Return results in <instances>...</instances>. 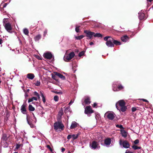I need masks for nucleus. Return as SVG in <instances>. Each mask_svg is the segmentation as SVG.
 Segmentation results:
<instances>
[{"label":"nucleus","instance_id":"1","mask_svg":"<svg viewBox=\"0 0 153 153\" xmlns=\"http://www.w3.org/2000/svg\"><path fill=\"white\" fill-rule=\"evenodd\" d=\"M125 102L123 100L118 101L116 104V107L117 109L121 110L123 112H124L126 109V108L125 106Z\"/></svg>","mask_w":153,"mask_h":153},{"label":"nucleus","instance_id":"2","mask_svg":"<svg viewBox=\"0 0 153 153\" xmlns=\"http://www.w3.org/2000/svg\"><path fill=\"white\" fill-rule=\"evenodd\" d=\"M105 41H106L105 43L106 45L109 47H113L114 46L113 44V39L110 36H107L104 38Z\"/></svg>","mask_w":153,"mask_h":153},{"label":"nucleus","instance_id":"3","mask_svg":"<svg viewBox=\"0 0 153 153\" xmlns=\"http://www.w3.org/2000/svg\"><path fill=\"white\" fill-rule=\"evenodd\" d=\"M53 127L56 131L60 129L61 131L64 130V126L61 122L58 121L54 123Z\"/></svg>","mask_w":153,"mask_h":153},{"label":"nucleus","instance_id":"4","mask_svg":"<svg viewBox=\"0 0 153 153\" xmlns=\"http://www.w3.org/2000/svg\"><path fill=\"white\" fill-rule=\"evenodd\" d=\"M75 56L74 52H71L69 54H65L64 57V59L66 62H69Z\"/></svg>","mask_w":153,"mask_h":153},{"label":"nucleus","instance_id":"5","mask_svg":"<svg viewBox=\"0 0 153 153\" xmlns=\"http://www.w3.org/2000/svg\"><path fill=\"white\" fill-rule=\"evenodd\" d=\"M104 116L109 120H112L116 116V115L113 112H107L105 114Z\"/></svg>","mask_w":153,"mask_h":153},{"label":"nucleus","instance_id":"6","mask_svg":"<svg viewBox=\"0 0 153 153\" xmlns=\"http://www.w3.org/2000/svg\"><path fill=\"white\" fill-rule=\"evenodd\" d=\"M43 56L45 58L49 59H51L53 56L51 53L49 52H47L44 53Z\"/></svg>","mask_w":153,"mask_h":153},{"label":"nucleus","instance_id":"7","mask_svg":"<svg viewBox=\"0 0 153 153\" xmlns=\"http://www.w3.org/2000/svg\"><path fill=\"white\" fill-rule=\"evenodd\" d=\"M119 143L120 145H122L123 147L125 148H129L130 145L128 141H124L123 142L121 140H120Z\"/></svg>","mask_w":153,"mask_h":153},{"label":"nucleus","instance_id":"8","mask_svg":"<svg viewBox=\"0 0 153 153\" xmlns=\"http://www.w3.org/2000/svg\"><path fill=\"white\" fill-rule=\"evenodd\" d=\"M90 146L92 149H95L97 148H99V146H98V144L95 141H93L91 144H90Z\"/></svg>","mask_w":153,"mask_h":153},{"label":"nucleus","instance_id":"9","mask_svg":"<svg viewBox=\"0 0 153 153\" xmlns=\"http://www.w3.org/2000/svg\"><path fill=\"white\" fill-rule=\"evenodd\" d=\"M4 25L7 31L11 33L10 31L12 29L11 25L9 23H4Z\"/></svg>","mask_w":153,"mask_h":153},{"label":"nucleus","instance_id":"10","mask_svg":"<svg viewBox=\"0 0 153 153\" xmlns=\"http://www.w3.org/2000/svg\"><path fill=\"white\" fill-rule=\"evenodd\" d=\"M84 33L86 34V36L89 39H91L94 34V33L91 32L90 31L85 30Z\"/></svg>","mask_w":153,"mask_h":153},{"label":"nucleus","instance_id":"11","mask_svg":"<svg viewBox=\"0 0 153 153\" xmlns=\"http://www.w3.org/2000/svg\"><path fill=\"white\" fill-rule=\"evenodd\" d=\"M85 113L86 114H91L93 113V111L90 106L86 107L85 108Z\"/></svg>","mask_w":153,"mask_h":153},{"label":"nucleus","instance_id":"12","mask_svg":"<svg viewBox=\"0 0 153 153\" xmlns=\"http://www.w3.org/2000/svg\"><path fill=\"white\" fill-rule=\"evenodd\" d=\"M138 17L140 20H142L145 18V14L144 13V11L141 10L139 13Z\"/></svg>","mask_w":153,"mask_h":153},{"label":"nucleus","instance_id":"13","mask_svg":"<svg viewBox=\"0 0 153 153\" xmlns=\"http://www.w3.org/2000/svg\"><path fill=\"white\" fill-rule=\"evenodd\" d=\"M26 107V105L23 104L22 105L21 107V111L22 113L23 114H26L27 110Z\"/></svg>","mask_w":153,"mask_h":153},{"label":"nucleus","instance_id":"14","mask_svg":"<svg viewBox=\"0 0 153 153\" xmlns=\"http://www.w3.org/2000/svg\"><path fill=\"white\" fill-rule=\"evenodd\" d=\"M79 125V124L75 121H73L72 122L71 125L70 127V129H72L76 128Z\"/></svg>","mask_w":153,"mask_h":153},{"label":"nucleus","instance_id":"15","mask_svg":"<svg viewBox=\"0 0 153 153\" xmlns=\"http://www.w3.org/2000/svg\"><path fill=\"white\" fill-rule=\"evenodd\" d=\"M104 143L107 146H108L111 143V139L109 138L106 139L105 140Z\"/></svg>","mask_w":153,"mask_h":153},{"label":"nucleus","instance_id":"16","mask_svg":"<svg viewBox=\"0 0 153 153\" xmlns=\"http://www.w3.org/2000/svg\"><path fill=\"white\" fill-rule=\"evenodd\" d=\"M113 86V90L114 91H117L119 90L122 89L123 88V87L121 85H120L117 87V88H115Z\"/></svg>","mask_w":153,"mask_h":153},{"label":"nucleus","instance_id":"17","mask_svg":"<svg viewBox=\"0 0 153 153\" xmlns=\"http://www.w3.org/2000/svg\"><path fill=\"white\" fill-rule=\"evenodd\" d=\"M9 137L6 134H3L1 140L4 141V142L7 141Z\"/></svg>","mask_w":153,"mask_h":153},{"label":"nucleus","instance_id":"18","mask_svg":"<svg viewBox=\"0 0 153 153\" xmlns=\"http://www.w3.org/2000/svg\"><path fill=\"white\" fill-rule=\"evenodd\" d=\"M54 74L55 75L58 76L61 79L63 80H65V76L62 75V74H60L57 73V72H54Z\"/></svg>","mask_w":153,"mask_h":153},{"label":"nucleus","instance_id":"19","mask_svg":"<svg viewBox=\"0 0 153 153\" xmlns=\"http://www.w3.org/2000/svg\"><path fill=\"white\" fill-rule=\"evenodd\" d=\"M129 39V38L126 35L124 36L121 38L122 41L124 42H126Z\"/></svg>","mask_w":153,"mask_h":153},{"label":"nucleus","instance_id":"20","mask_svg":"<svg viewBox=\"0 0 153 153\" xmlns=\"http://www.w3.org/2000/svg\"><path fill=\"white\" fill-rule=\"evenodd\" d=\"M121 134L122 136L124 137H126L127 135V133L124 130H121Z\"/></svg>","mask_w":153,"mask_h":153},{"label":"nucleus","instance_id":"21","mask_svg":"<svg viewBox=\"0 0 153 153\" xmlns=\"http://www.w3.org/2000/svg\"><path fill=\"white\" fill-rule=\"evenodd\" d=\"M63 110L62 109H61L60 111L59 112L58 116V119H60L62 115L63 114Z\"/></svg>","mask_w":153,"mask_h":153},{"label":"nucleus","instance_id":"22","mask_svg":"<svg viewBox=\"0 0 153 153\" xmlns=\"http://www.w3.org/2000/svg\"><path fill=\"white\" fill-rule=\"evenodd\" d=\"M27 77L29 79H33L34 78L35 76L33 74L30 73L27 74Z\"/></svg>","mask_w":153,"mask_h":153},{"label":"nucleus","instance_id":"23","mask_svg":"<svg viewBox=\"0 0 153 153\" xmlns=\"http://www.w3.org/2000/svg\"><path fill=\"white\" fill-rule=\"evenodd\" d=\"M84 102L85 104L87 105H88L91 102L90 99L88 97H87L84 100Z\"/></svg>","mask_w":153,"mask_h":153},{"label":"nucleus","instance_id":"24","mask_svg":"<svg viewBox=\"0 0 153 153\" xmlns=\"http://www.w3.org/2000/svg\"><path fill=\"white\" fill-rule=\"evenodd\" d=\"M113 44L117 45H120L121 43L120 42L116 40H114L113 39Z\"/></svg>","mask_w":153,"mask_h":153},{"label":"nucleus","instance_id":"25","mask_svg":"<svg viewBox=\"0 0 153 153\" xmlns=\"http://www.w3.org/2000/svg\"><path fill=\"white\" fill-rule=\"evenodd\" d=\"M28 109L29 111H33L35 110V108L31 105H30L28 106Z\"/></svg>","mask_w":153,"mask_h":153},{"label":"nucleus","instance_id":"26","mask_svg":"<svg viewBox=\"0 0 153 153\" xmlns=\"http://www.w3.org/2000/svg\"><path fill=\"white\" fill-rule=\"evenodd\" d=\"M22 145L21 144H18L16 143V146L15 149L17 150L21 147H22Z\"/></svg>","mask_w":153,"mask_h":153},{"label":"nucleus","instance_id":"27","mask_svg":"<svg viewBox=\"0 0 153 153\" xmlns=\"http://www.w3.org/2000/svg\"><path fill=\"white\" fill-rule=\"evenodd\" d=\"M93 36L95 37H102V35L100 33H96L94 34Z\"/></svg>","mask_w":153,"mask_h":153},{"label":"nucleus","instance_id":"28","mask_svg":"<svg viewBox=\"0 0 153 153\" xmlns=\"http://www.w3.org/2000/svg\"><path fill=\"white\" fill-rule=\"evenodd\" d=\"M41 38V36L40 35H38L36 36L34 38L35 41H38Z\"/></svg>","mask_w":153,"mask_h":153},{"label":"nucleus","instance_id":"29","mask_svg":"<svg viewBox=\"0 0 153 153\" xmlns=\"http://www.w3.org/2000/svg\"><path fill=\"white\" fill-rule=\"evenodd\" d=\"M84 37V36L83 35H80V36H76L75 37V38L76 39L80 40V39H82Z\"/></svg>","mask_w":153,"mask_h":153},{"label":"nucleus","instance_id":"30","mask_svg":"<svg viewBox=\"0 0 153 153\" xmlns=\"http://www.w3.org/2000/svg\"><path fill=\"white\" fill-rule=\"evenodd\" d=\"M23 32L26 35H28L29 33V31L27 29L25 28L23 29Z\"/></svg>","mask_w":153,"mask_h":153},{"label":"nucleus","instance_id":"31","mask_svg":"<svg viewBox=\"0 0 153 153\" xmlns=\"http://www.w3.org/2000/svg\"><path fill=\"white\" fill-rule=\"evenodd\" d=\"M40 94L41 96L42 97V101L44 103H45L46 101V100L45 98V97L43 95V94L41 92H40Z\"/></svg>","mask_w":153,"mask_h":153},{"label":"nucleus","instance_id":"32","mask_svg":"<svg viewBox=\"0 0 153 153\" xmlns=\"http://www.w3.org/2000/svg\"><path fill=\"white\" fill-rule=\"evenodd\" d=\"M132 148L134 150H136L138 149H140L141 147H137L135 145H133L132 146Z\"/></svg>","mask_w":153,"mask_h":153},{"label":"nucleus","instance_id":"33","mask_svg":"<svg viewBox=\"0 0 153 153\" xmlns=\"http://www.w3.org/2000/svg\"><path fill=\"white\" fill-rule=\"evenodd\" d=\"M78 136V134H72V138L74 140L77 138Z\"/></svg>","mask_w":153,"mask_h":153},{"label":"nucleus","instance_id":"34","mask_svg":"<svg viewBox=\"0 0 153 153\" xmlns=\"http://www.w3.org/2000/svg\"><path fill=\"white\" fill-rule=\"evenodd\" d=\"M27 120L28 123L30 125V127L31 128H33L34 127V125L31 123H30V122L28 121V120L27 119Z\"/></svg>","mask_w":153,"mask_h":153},{"label":"nucleus","instance_id":"35","mask_svg":"<svg viewBox=\"0 0 153 153\" xmlns=\"http://www.w3.org/2000/svg\"><path fill=\"white\" fill-rule=\"evenodd\" d=\"M54 100L55 101L57 102L58 101L59 97L57 95H56L54 97Z\"/></svg>","mask_w":153,"mask_h":153},{"label":"nucleus","instance_id":"36","mask_svg":"<svg viewBox=\"0 0 153 153\" xmlns=\"http://www.w3.org/2000/svg\"><path fill=\"white\" fill-rule=\"evenodd\" d=\"M34 84L36 86H39L40 84V82L39 81L37 80L36 82L35 83H34Z\"/></svg>","mask_w":153,"mask_h":153},{"label":"nucleus","instance_id":"37","mask_svg":"<svg viewBox=\"0 0 153 153\" xmlns=\"http://www.w3.org/2000/svg\"><path fill=\"white\" fill-rule=\"evenodd\" d=\"M4 143L3 144V146L4 147L6 148L8 146V144L7 143V141L6 142H3Z\"/></svg>","mask_w":153,"mask_h":153},{"label":"nucleus","instance_id":"38","mask_svg":"<svg viewBox=\"0 0 153 153\" xmlns=\"http://www.w3.org/2000/svg\"><path fill=\"white\" fill-rule=\"evenodd\" d=\"M80 26H76L75 28V31H76L78 33L79 32V28Z\"/></svg>","mask_w":153,"mask_h":153},{"label":"nucleus","instance_id":"39","mask_svg":"<svg viewBox=\"0 0 153 153\" xmlns=\"http://www.w3.org/2000/svg\"><path fill=\"white\" fill-rule=\"evenodd\" d=\"M34 94L35 96H36L38 97V99H40L39 95L37 92L36 91L35 92Z\"/></svg>","mask_w":153,"mask_h":153},{"label":"nucleus","instance_id":"40","mask_svg":"<svg viewBox=\"0 0 153 153\" xmlns=\"http://www.w3.org/2000/svg\"><path fill=\"white\" fill-rule=\"evenodd\" d=\"M116 126L117 127L119 128L120 129L123 128V127L122 125H119L118 124H117L116 125Z\"/></svg>","mask_w":153,"mask_h":153},{"label":"nucleus","instance_id":"41","mask_svg":"<svg viewBox=\"0 0 153 153\" xmlns=\"http://www.w3.org/2000/svg\"><path fill=\"white\" fill-rule=\"evenodd\" d=\"M84 54V51H82L79 53V56H81L83 55Z\"/></svg>","mask_w":153,"mask_h":153},{"label":"nucleus","instance_id":"42","mask_svg":"<svg viewBox=\"0 0 153 153\" xmlns=\"http://www.w3.org/2000/svg\"><path fill=\"white\" fill-rule=\"evenodd\" d=\"M46 147L48 149L50 150L51 152H52V149L51 148V147L49 145H47Z\"/></svg>","mask_w":153,"mask_h":153},{"label":"nucleus","instance_id":"43","mask_svg":"<svg viewBox=\"0 0 153 153\" xmlns=\"http://www.w3.org/2000/svg\"><path fill=\"white\" fill-rule=\"evenodd\" d=\"M139 143V140L138 139L136 140L134 142V143L135 144H137Z\"/></svg>","mask_w":153,"mask_h":153},{"label":"nucleus","instance_id":"44","mask_svg":"<svg viewBox=\"0 0 153 153\" xmlns=\"http://www.w3.org/2000/svg\"><path fill=\"white\" fill-rule=\"evenodd\" d=\"M71 138H72V134H69L67 136V139L68 140H69Z\"/></svg>","mask_w":153,"mask_h":153},{"label":"nucleus","instance_id":"45","mask_svg":"<svg viewBox=\"0 0 153 153\" xmlns=\"http://www.w3.org/2000/svg\"><path fill=\"white\" fill-rule=\"evenodd\" d=\"M137 108L135 107H133L132 108L131 110L132 112H134L136 111Z\"/></svg>","mask_w":153,"mask_h":153},{"label":"nucleus","instance_id":"46","mask_svg":"<svg viewBox=\"0 0 153 153\" xmlns=\"http://www.w3.org/2000/svg\"><path fill=\"white\" fill-rule=\"evenodd\" d=\"M47 33V30H45L44 32L43 35H44V36H45L46 35Z\"/></svg>","mask_w":153,"mask_h":153},{"label":"nucleus","instance_id":"47","mask_svg":"<svg viewBox=\"0 0 153 153\" xmlns=\"http://www.w3.org/2000/svg\"><path fill=\"white\" fill-rule=\"evenodd\" d=\"M32 98L33 99V100H36V101L37 100V97H32Z\"/></svg>","mask_w":153,"mask_h":153},{"label":"nucleus","instance_id":"48","mask_svg":"<svg viewBox=\"0 0 153 153\" xmlns=\"http://www.w3.org/2000/svg\"><path fill=\"white\" fill-rule=\"evenodd\" d=\"M33 101V100L32 98H30L28 99V102L29 103V102H30Z\"/></svg>","mask_w":153,"mask_h":153},{"label":"nucleus","instance_id":"49","mask_svg":"<svg viewBox=\"0 0 153 153\" xmlns=\"http://www.w3.org/2000/svg\"><path fill=\"white\" fill-rule=\"evenodd\" d=\"M8 4L7 3H5L4 4H3V8L5 7Z\"/></svg>","mask_w":153,"mask_h":153},{"label":"nucleus","instance_id":"50","mask_svg":"<svg viewBox=\"0 0 153 153\" xmlns=\"http://www.w3.org/2000/svg\"><path fill=\"white\" fill-rule=\"evenodd\" d=\"M125 153H133V152H130L129 151L127 150L125 152Z\"/></svg>","mask_w":153,"mask_h":153},{"label":"nucleus","instance_id":"51","mask_svg":"<svg viewBox=\"0 0 153 153\" xmlns=\"http://www.w3.org/2000/svg\"><path fill=\"white\" fill-rule=\"evenodd\" d=\"M74 101H72V100H71L70 102H69V105H71L74 102Z\"/></svg>","mask_w":153,"mask_h":153},{"label":"nucleus","instance_id":"52","mask_svg":"<svg viewBox=\"0 0 153 153\" xmlns=\"http://www.w3.org/2000/svg\"><path fill=\"white\" fill-rule=\"evenodd\" d=\"M97 104L96 103H94V104H93V107H94L95 108V107H96L97 106Z\"/></svg>","mask_w":153,"mask_h":153},{"label":"nucleus","instance_id":"53","mask_svg":"<svg viewBox=\"0 0 153 153\" xmlns=\"http://www.w3.org/2000/svg\"><path fill=\"white\" fill-rule=\"evenodd\" d=\"M65 149L64 148H62L61 149V151L62 152H63L65 151Z\"/></svg>","mask_w":153,"mask_h":153},{"label":"nucleus","instance_id":"54","mask_svg":"<svg viewBox=\"0 0 153 153\" xmlns=\"http://www.w3.org/2000/svg\"><path fill=\"white\" fill-rule=\"evenodd\" d=\"M55 93L57 94H62V92H56Z\"/></svg>","mask_w":153,"mask_h":153},{"label":"nucleus","instance_id":"55","mask_svg":"<svg viewBox=\"0 0 153 153\" xmlns=\"http://www.w3.org/2000/svg\"><path fill=\"white\" fill-rule=\"evenodd\" d=\"M140 100H143V101L146 102H148V101L145 99H141Z\"/></svg>","mask_w":153,"mask_h":153},{"label":"nucleus","instance_id":"56","mask_svg":"<svg viewBox=\"0 0 153 153\" xmlns=\"http://www.w3.org/2000/svg\"><path fill=\"white\" fill-rule=\"evenodd\" d=\"M94 44V43L92 42H91L90 43H89V45H92Z\"/></svg>","mask_w":153,"mask_h":153},{"label":"nucleus","instance_id":"57","mask_svg":"<svg viewBox=\"0 0 153 153\" xmlns=\"http://www.w3.org/2000/svg\"><path fill=\"white\" fill-rule=\"evenodd\" d=\"M2 42V40L0 39V45L1 44Z\"/></svg>","mask_w":153,"mask_h":153},{"label":"nucleus","instance_id":"58","mask_svg":"<svg viewBox=\"0 0 153 153\" xmlns=\"http://www.w3.org/2000/svg\"><path fill=\"white\" fill-rule=\"evenodd\" d=\"M33 114V117H34V118L35 119V120H36L35 121V123H36V117H35L34 115Z\"/></svg>","mask_w":153,"mask_h":153},{"label":"nucleus","instance_id":"59","mask_svg":"<svg viewBox=\"0 0 153 153\" xmlns=\"http://www.w3.org/2000/svg\"><path fill=\"white\" fill-rule=\"evenodd\" d=\"M148 1L151 2L153 0H147Z\"/></svg>","mask_w":153,"mask_h":153},{"label":"nucleus","instance_id":"60","mask_svg":"<svg viewBox=\"0 0 153 153\" xmlns=\"http://www.w3.org/2000/svg\"><path fill=\"white\" fill-rule=\"evenodd\" d=\"M6 20V19H4V20H3V21L4 22V20Z\"/></svg>","mask_w":153,"mask_h":153},{"label":"nucleus","instance_id":"61","mask_svg":"<svg viewBox=\"0 0 153 153\" xmlns=\"http://www.w3.org/2000/svg\"><path fill=\"white\" fill-rule=\"evenodd\" d=\"M13 153H18V152H15Z\"/></svg>","mask_w":153,"mask_h":153},{"label":"nucleus","instance_id":"62","mask_svg":"<svg viewBox=\"0 0 153 153\" xmlns=\"http://www.w3.org/2000/svg\"><path fill=\"white\" fill-rule=\"evenodd\" d=\"M1 80H0V83H1Z\"/></svg>","mask_w":153,"mask_h":153},{"label":"nucleus","instance_id":"63","mask_svg":"<svg viewBox=\"0 0 153 153\" xmlns=\"http://www.w3.org/2000/svg\"><path fill=\"white\" fill-rule=\"evenodd\" d=\"M1 71V69L0 68V71Z\"/></svg>","mask_w":153,"mask_h":153},{"label":"nucleus","instance_id":"64","mask_svg":"<svg viewBox=\"0 0 153 153\" xmlns=\"http://www.w3.org/2000/svg\"><path fill=\"white\" fill-rule=\"evenodd\" d=\"M82 105H84V104H83V103H82Z\"/></svg>","mask_w":153,"mask_h":153}]
</instances>
